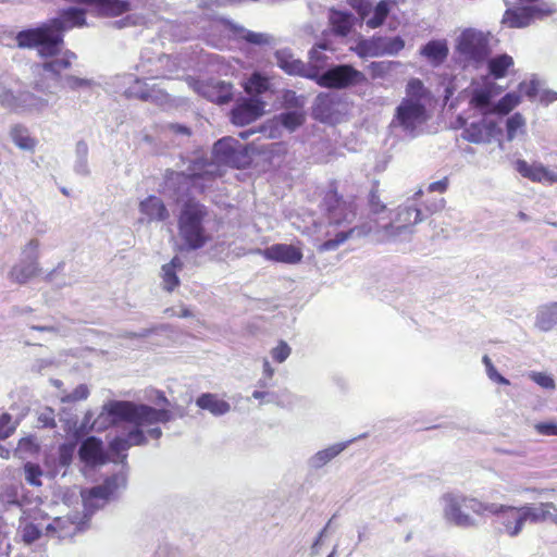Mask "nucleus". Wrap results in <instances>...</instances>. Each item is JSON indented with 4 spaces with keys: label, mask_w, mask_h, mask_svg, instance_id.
<instances>
[{
    "label": "nucleus",
    "mask_w": 557,
    "mask_h": 557,
    "mask_svg": "<svg viewBox=\"0 0 557 557\" xmlns=\"http://www.w3.org/2000/svg\"><path fill=\"white\" fill-rule=\"evenodd\" d=\"M125 96L152 102H158L164 98L161 90L150 87L146 81L139 78H135L133 85L125 89Z\"/></svg>",
    "instance_id": "c756f323"
},
{
    "label": "nucleus",
    "mask_w": 557,
    "mask_h": 557,
    "mask_svg": "<svg viewBox=\"0 0 557 557\" xmlns=\"http://www.w3.org/2000/svg\"><path fill=\"white\" fill-rule=\"evenodd\" d=\"M525 120L520 113H515L506 121L507 139L513 140L519 134L524 132Z\"/></svg>",
    "instance_id": "a18cd8bd"
},
{
    "label": "nucleus",
    "mask_w": 557,
    "mask_h": 557,
    "mask_svg": "<svg viewBox=\"0 0 557 557\" xmlns=\"http://www.w3.org/2000/svg\"><path fill=\"white\" fill-rule=\"evenodd\" d=\"M327 20L332 34L338 37H346L354 27L356 18L349 11L332 8L329 10Z\"/></svg>",
    "instance_id": "a878e982"
},
{
    "label": "nucleus",
    "mask_w": 557,
    "mask_h": 557,
    "mask_svg": "<svg viewBox=\"0 0 557 557\" xmlns=\"http://www.w3.org/2000/svg\"><path fill=\"white\" fill-rule=\"evenodd\" d=\"M193 88L201 97L215 103H227L233 97V85L223 81L194 82Z\"/></svg>",
    "instance_id": "6ab92c4d"
},
{
    "label": "nucleus",
    "mask_w": 557,
    "mask_h": 557,
    "mask_svg": "<svg viewBox=\"0 0 557 557\" xmlns=\"http://www.w3.org/2000/svg\"><path fill=\"white\" fill-rule=\"evenodd\" d=\"M280 120L285 128H287L289 132H293L305 122V114L301 110L296 109L293 111L283 112L280 115Z\"/></svg>",
    "instance_id": "de8ad7c7"
},
{
    "label": "nucleus",
    "mask_w": 557,
    "mask_h": 557,
    "mask_svg": "<svg viewBox=\"0 0 557 557\" xmlns=\"http://www.w3.org/2000/svg\"><path fill=\"white\" fill-rule=\"evenodd\" d=\"M37 425L39 428H54L55 414L54 410L50 407H45L37 411Z\"/></svg>",
    "instance_id": "13d9d810"
},
{
    "label": "nucleus",
    "mask_w": 557,
    "mask_h": 557,
    "mask_svg": "<svg viewBox=\"0 0 557 557\" xmlns=\"http://www.w3.org/2000/svg\"><path fill=\"white\" fill-rule=\"evenodd\" d=\"M519 91L528 98L533 99L537 95L539 85L535 81L522 82L519 84Z\"/></svg>",
    "instance_id": "338daca9"
},
{
    "label": "nucleus",
    "mask_w": 557,
    "mask_h": 557,
    "mask_svg": "<svg viewBox=\"0 0 557 557\" xmlns=\"http://www.w3.org/2000/svg\"><path fill=\"white\" fill-rule=\"evenodd\" d=\"M213 159L233 168H245L251 162L249 146L233 137H223L213 146Z\"/></svg>",
    "instance_id": "ddd939ff"
},
{
    "label": "nucleus",
    "mask_w": 557,
    "mask_h": 557,
    "mask_svg": "<svg viewBox=\"0 0 557 557\" xmlns=\"http://www.w3.org/2000/svg\"><path fill=\"white\" fill-rule=\"evenodd\" d=\"M292 349L284 341H280L277 346L273 347L270 351L271 358L277 363L284 362L290 355Z\"/></svg>",
    "instance_id": "680f3d73"
},
{
    "label": "nucleus",
    "mask_w": 557,
    "mask_h": 557,
    "mask_svg": "<svg viewBox=\"0 0 557 557\" xmlns=\"http://www.w3.org/2000/svg\"><path fill=\"white\" fill-rule=\"evenodd\" d=\"M335 96L330 92H321L317 96L313 106V114L321 122H333Z\"/></svg>",
    "instance_id": "72a5a7b5"
},
{
    "label": "nucleus",
    "mask_w": 557,
    "mask_h": 557,
    "mask_svg": "<svg viewBox=\"0 0 557 557\" xmlns=\"http://www.w3.org/2000/svg\"><path fill=\"white\" fill-rule=\"evenodd\" d=\"M495 517L499 532L509 537L519 536L524 524L529 522L527 504L522 506L498 505Z\"/></svg>",
    "instance_id": "2eb2a0df"
},
{
    "label": "nucleus",
    "mask_w": 557,
    "mask_h": 557,
    "mask_svg": "<svg viewBox=\"0 0 557 557\" xmlns=\"http://www.w3.org/2000/svg\"><path fill=\"white\" fill-rule=\"evenodd\" d=\"M517 172L533 182L539 183H555L557 182V173L548 170L541 163H528L524 160H518L516 162Z\"/></svg>",
    "instance_id": "5701e85b"
},
{
    "label": "nucleus",
    "mask_w": 557,
    "mask_h": 557,
    "mask_svg": "<svg viewBox=\"0 0 557 557\" xmlns=\"http://www.w3.org/2000/svg\"><path fill=\"white\" fill-rule=\"evenodd\" d=\"M81 459L88 465H103L106 455L103 453L102 442L94 436L86 438L79 446Z\"/></svg>",
    "instance_id": "cd10ccee"
},
{
    "label": "nucleus",
    "mask_w": 557,
    "mask_h": 557,
    "mask_svg": "<svg viewBox=\"0 0 557 557\" xmlns=\"http://www.w3.org/2000/svg\"><path fill=\"white\" fill-rule=\"evenodd\" d=\"M39 243L37 239H32L26 245L23 251V260L13 267L11 270V278L18 283L25 284L29 278L36 275L37 267V250Z\"/></svg>",
    "instance_id": "a211bd4d"
},
{
    "label": "nucleus",
    "mask_w": 557,
    "mask_h": 557,
    "mask_svg": "<svg viewBox=\"0 0 557 557\" xmlns=\"http://www.w3.org/2000/svg\"><path fill=\"white\" fill-rule=\"evenodd\" d=\"M465 509L471 510L476 515H483L490 512L495 516L498 509V504L494 503H482L475 498H469L465 496Z\"/></svg>",
    "instance_id": "3c124183"
},
{
    "label": "nucleus",
    "mask_w": 557,
    "mask_h": 557,
    "mask_svg": "<svg viewBox=\"0 0 557 557\" xmlns=\"http://www.w3.org/2000/svg\"><path fill=\"white\" fill-rule=\"evenodd\" d=\"M45 527L41 522L25 523L22 530V537L25 543L30 544L38 540L42 534Z\"/></svg>",
    "instance_id": "603ef678"
},
{
    "label": "nucleus",
    "mask_w": 557,
    "mask_h": 557,
    "mask_svg": "<svg viewBox=\"0 0 557 557\" xmlns=\"http://www.w3.org/2000/svg\"><path fill=\"white\" fill-rule=\"evenodd\" d=\"M322 207L325 216L324 231L319 232L325 240L318 245L320 252L337 249L348 239H359L373 232L377 222L363 221L356 223L357 203L354 196L344 197L331 188L323 198Z\"/></svg>",
    "instance_id": "f03ea898"
},
{
    "label": "nucleus",
    "mask_w": 557,
    "mask_h": 557,
    "mask_svg": "<svg viewBox=\"0 0 557 557\" xmlns=\"http://www.w3.org/2000/svg\"><path fill=\"white\" fill-rule=\"evenodd\" d=\"M10 136L20 149L32 151L36 146V140L29 136L27 128L21 125L13 126Z\"/></svg>",
    "instance_id": "a19ab883"
},
{
    "label": "nucleus",
    "mask_w": 557,
    "mask_h": 557,
    "mask_svg": "<svg viewBox=\"0 0 557 557\" xmlns=\"http://www.w3.org/2000/svg\"><path fill=\"white\" fill-rule=\"evenodd\" d=\"M270 87L269 78L255 72L245 83V90L250 95H261Z\"/></svg>",
    "instance_id": "37998d69"
},
{
    "label": "nucleus",
    "mask_w": 557,
    "mask_h": 557,
    "mask_svg": "<svg viewBox=\"0 0 557 557\" xmlns=\"http://www.w3.org/2000/svg\"><path fill=\"white\" fill-rule=\"evenodd\" d=\"M39 450V444L37 443L36 437L34 436H27L24 438H21L16 451L18 454H26V455H34L38 453Z\"/></svg>",
    "instance_id": "052dcab7"
},
{
    "label": "nucleus",
    "mask_w": 557,
    "mask_h": 557,
    "mask_svg": "<svg viewBox=\"0 0 557 557\" xmlns=\"http://www.w3.org/2000/svg\"><path fill=\"white\" fill-rule=\"evenodd\" d=\"M534 325L542 332H549L557 325V301L537 308Z\"/></svg>",
    "instance_id": "473e14b6"
},
{
    "label": "nucleus",
    "mask_w": 557,
    "mask_h": 557,
    "mask_svg": "<svg viewBox=\"0 0 557 557\" xmlns=\"http://www.w3.org/2000/svg\"><path fill=\"white\" fill-rule=\"evenodd\" d=\"M251 397L259 400L260 404H274L280 407L285 406L280 395L275 392L256 389L252 392Z\"/></svg>",
    "instance_id": "5fc2aeb1"
},
{
    "label": "nucleus",
    "mask_w": 557,
    "mask_h": 557,
    "mask_svg": "<svg viewBox=\"0 0 557 557\" xmlns=\"http://www.w3.org/2000/svg\"><path fill=\"white\" fill-rule=\"evenodd\" d=\"M17 428V422L13 421L10 413H2L0 416V440H7L10 437Z\"/></svg>",
    "instance_id": "6e6d98bb"
},
{
    "label": "nucleus",
    "mask_w": 557,
    "mask_h": 557,
    "mask_svg": "<svg viewBox=\"0 0 557 557\" xmlns=\"http://www.w3.org/2000/svg\"><path fill=\"white\" fill-rule=\"evenodd\" d=\"M126 478L122 473L107 478L102 484L82 492L85 516L92 515L114 498L120 490L125 488Z\"/></svg>",
    "instance_id": "9d476101"
},
{
    "label": "nucleus",
    "mask_w": 557,
    "mask_h": 557,
    "mask_svg": "<svg viewBox=\"0 0 557 557\" xmlns=\"http://www.w3.org/2000/svg\"><path fill=\"white\" fill-rule=\"evenodd\" d=\"M59 54L60 52L54 57H50V60L34 66V73L36 75L34 89L38 92L45 95L54 94V86L60 84L63 79L61 72L69 69L72 62L77 58L76 54L70 50H65L61 55Z\"/></svg>",
    "instance_id": "0eeeda50"
},
{
    "label": "nucleus",
    "mask_w": 557,
    "mask_h": 557,
    "mask_svg": "<svg viewBox=\"0 0 557 557\" xmlns=\"http://www.w3.org/2000/svg\"><path fill=\"white\" fill-rule=\"evenodd\" d=\"M311 76L319 86L331 89H346L368 82L366 75L350 64L332 65Z\"/></svg>",
    "instance_id": "1a4fd4ad"
},
{
    "label": "nucleus",
    "mask_w": 557,
    "mask_h": 557,
    "mask_svg": "<svg viewBox=\"0 0 557 557\" xmlns=\"http://www.w3.org/2000/svg\"><path fill=\"white\" fill-rule=\"evenodd\" d=\"M369 207L371 212L374 214L384 212L386 209V206L380 199L376 182L369 194Z\"/></svg>",
    "instance_id": "e2e57ef3"
},
{
    "label": "nucleus",
    "mask_w": 557,
    "mask_h": 557,
    "mask_svg": "<svg viewBox=\"0 0 557 557\" xmlns=\"http://www.w3.org/2000/svg\"><path fill=\"white\" fill-rule=\"evenodd\" d=\"M275 60L280 69L289 75H299L306 77V64L296 59L287 50H278L275 52Z\"/></svg>",
    "instance_id": "c9c22d12"
},
{
    "label": "nucleus",
    "mask_w": 557,
    "mask_h": 557,
    "mask_svg": "<svg viewBox=\"0 0 557 557\" xmlns=\"http://www.w3.org/2000/svg\"><path fill=\"white\" fill-rule=\"evenodd\" d=\"M444 519L457 527L468 528L474 525V520L466 512L465 496L447 493L441 497Z\"/></svg>",
    "instance_id": "dca6fc26"
},
{
    "label": "nucleus",
    "mask_w": 557,
    "mask_h": 557,
    "mask_svg": "<svg viewBox=\"0 0 557 557\" xmlns=\"http://www.w3.org/2000/svg\"><path fill=\"white\" fill-rule=\"evenodd\" d=\"M395 61H374L369 64V71L373 79L386 78L392 70L398 65Z\"/></svg>",
    "instance_id": "8fccbe9b"
},
{
    "label": "nucleus",
    "mask_w": 557,
    "mask_h": 557,
    "mask_svg": "<svg viewBox=\"0 0 557 557\" xmlns=\"http://www.w3.org/2000/svg\"><path fill=\"white\" fill-rule=\"evenodd\" d=\"M491 53L490 39L486 34L474 28H467L456 40V62L463 69H479Z\"/></svg>",
    "instance_id": "39448f33"
},
{
    "label": "nucleus",
    "mask_w": 557,
    "mask_h": 557,
    "mask_svg": "<svg viewBox=\"0 0 557 557\" xmlns=\"http://www.w3.org/2000/svg\"><path fill=\"white\" fill-rule=\"evenodd\" d=\"M448 52L446 40L435 39L426 42L420 50V53L434 66L442 64L447 59Z\"/></svg>",
    "instance_id": "f704fd0d"
},
{
    "label": "nucleus",
    "mask_w": 557,
    "mask_h": 557,
    "mask_svg": "<svg viewBox=\"0 0 557 557\" xmlns=\"http://www.w3.org/2000/svg\"><path fill=\"white\" fill-rule=\"evenodd\" d=\"M263 256L268 260L296 264L301 261L302 252L299 248L287 244H275L264 249Z\"/></svg>",
    "instance_id": "393cba45"
},
{
    "label": "nucleus",
    "mask_w": 557,
    "mask_h": 557,
    "mask_svg": "<svg viewBox=\"0 0 557 557\" xmlns=\"http://www.w3.org/2000/svg\"><path fill=\"white\" fill-rule=\"evenodd\" d=\"M20 103H21V101H20V94L18 95H14L9 89H3L0 92V104L3 108L11 109V110H14V111H18Z\"/></svg>",
    "instance_id": "bf43d9fd"
},
{
    "label": "nucleus",
    "mask_w": 557,
    "mask_h": 557,
    "mask_svg": "<svg viewBox=\"0 0 557 557\" xmlns=\"http://www.w3.org/2000/svg\"><path fill=\"white\" fill-rule=\"evenodd\" d=\"M140 219L147 223L162 222L169 219L170 212L163 200L157 196H148L139 202Z\"/></svg>",
    "instance_id": "4be33fe9"
},
{
    "label": "nucleus",
    "mask_w": 557,
    "mask_h": 557,
    "mask_svg": "<svg viewBox=\"0 0 557 557\" xmlns=\"http://www.w3.org/2000/svg\"><path fill=\"white\" fill-rule=\"evenodd\" d=\"M333 50L331 45L323 40L314 45L309 51V63L306 64V78L312 79L311 76L313 72L322 73L324 67L327 64L329 57L325 54V51Z\"/></svg>",
    "instance_id": "bb28decb"
},
{
    "label": "nucleus",
    "mask_w": 557,
    "mask_h": 557,
    "mask_svg": "<svg viewBox=\"0 0 557 557\" xmlns=\"http://www.w3.org/2000/svg\"><path fill=\"white\" fill-rule=\"evenodd\" d=\"M196 405L216 417L223 416L231 410V405L227 401L210 393L200 395L196 400Z\"/></svg>",
    "instance_id": "4c0bfd02"
},
{
    "label": "nucleus",
    "mask_w": 557,
    "mask_h": 557,
    "mask_svg": "<svg viewBox=\"0 0 557 557\" xmlns=\"http://www.w3.org/2000/svg\"><path fill=\"white\" fill-rule=\"evenodd\" d=\"M84 24L85 11L71 7L38 27L18 32L15 35L16 46L21 49L37 48L38 54L48 59L61 52L64 32Z\"/></svg>",
    "instance_id": "7ed1b4c3"
},
{
    "label": "nucleus",
    "mask_w": 557,
    "mask_h": 557,
    "mask_svg": "<svg viewBox=\"0 0 557 557\" xmlns=\"http://www.w3.org/2000/svg\"><path fill=\"white\" fill-rule=\"evenodd\" d=\"M499 134H502V129L496 121L483 115L479 121L465 124L461 137L472 144H487Z\"/></svg>",
    "instance_id": "f3484780"
},
{
    "label": "nucleus",
    "mask_w": 557,
    "mask_h": 557,
    "mask_svg": "<svg viewBox=\"0 0 557 557\" xmlns=\"http://www.w3.org/2000/svg\"><path fill=\"white\" fill-rule=\"evenodd\" d=\"M208 214L207 207L199 201L189 199L182 206L178 234L187 250H198L211 239L205 227Z\"/></svg>",
    "instance_id": "20e7f679"
},
{
    "label": "nucleus",
    "mask_w": 557,
    "mask_h": 557,
    "mask_svg": "<svg viewBox=\"0 0 557 557\" xmlns=\"http://www.w3.org/2000/svg\"><path fill=\"white\" fill-rule=\"evenodd\" d=\"M25 481L32 486L41 485L42 470L39 465L34 462H26L24 465Z\"/></svg>",
    "instance_id": "864d4df0"
},
{
    "label": "nucleus",
    "mask_w": 557,
    "mask_h": 557,
    "mask_svg": "<svg viewBox=\"0 0 557 557\" xmlns=\"http://www.w3.org/2000/svg\"><path fill=\"white\" fill-rule=\"evenodd\" d=\"M264 112V102L257 98L245 99L231 111V121L237 126L255 122Z\"/></svg>",
    "instance_id": "aec40b11"
},
{
    "label": "nucleus",
    "mask_w": 557,
    "mask_h": 557,
    "mask_svg": "<svg viewBox=\"0 0 557 557\" xmlns=\"http://www.w3.org/2000/svg\"><path fill=\"white\" fill-rule=\"evenodd\" d=\"M388 13H389L388 2L385 0L380 1L375 5L372 15L367 20V26L370 28L380 27L384 23Z\"/></svg>",
    "instance_id": "49530a36"
},
{
    "label": "nucleus",
    "mask_w": 557,
    "mask_h": 557,
    "mask_svg": "<svg viewBox=\"0 0 557 557\" xmlns=\"http://www.w3.org/2000/svg\"><path fill=\"white\" fill-rule=\"evenodd\" d=\"M512 65L513 59L506 53L498 54L490 60L487 59L488 72L494 78L504 77L508 69Z\"/></svg>",
    "instance_id": "ea45409f"
},
{
    "label": "nucleus",
    "mask_w": 557,
    "mask_h": 557,
    "mask_svg": "<svg viewBox=\"0 0 557 557\" xmlns=\"http://www.w3.org/2000/svg\"><path fill=\"white\" fill-rule=\"evenodd\" d=\"M521 100V96L518 92H507L495 106L494 113L505 115L508 114L513 108H516Z\"/></svg>",
    "instance_id": "c03bdc74"
},
{
    "label": "nucleus",
    "mask_w": 557,
    "mask_h": 557,
    "mask_svg": "<svg viewBox=\"0 0 557 557\" xmlns=\"http://www.w3.org/2000/svg\"><path fill=\"white\" fill-rule=\"evenodd\" d=\"M88 395H89V389H88L87 385L81 384L77 387H75V389L72 393L62 396L61 400L63 403H74V401L86 399L88 397Z\"/></svg>",
    "instance_id": "0e129e2a"
},
{
    "label": "nucleus",
    "mask_w": 557,
    "mask_h": 557,
    "mask_svg": "<svg viewBox=\"0 0 557 557\" xmlns=\"http://www.w3.org/2000/svg\"><path fill=\"white\" fill-rule=\"evenodd\" d=\"M194 180L202 177H215L221 175L219 166L213 162L195 163L191 173L189 174Z\"/></svg>",
    "instance_id": "09e8293b"
},
{
    "label": "nucleus",
    "mask_w": 557,
    "mask_h": 557,
    "mask_svg": "<svg viewBox=\"0 0 557 557\" xmlns=\"http://www.w3.org/2000/svg\"><path fill=\"white\" fill-rule=\"evenodd\" d=\"M530 376L536 384L544 388L553 389L555 387L554 379L545 373L533 372Z\"/></svg>",
    "instance_id": "69168bd1"
},
{
    "label": "nucleus",
    "mask_w": 557,
    "mask_h": 557,
    "mask_svg": "<svg viewBox=\"0 0 557 557\" xmlns=\"http://www.w3.org/2000/svg\"><path fill=\"white\" fill-rule=\"evenodd\" d=\"M183 261L180 257L175 256L169 263L161 268V277L163 288L168 292H173L180 285L177 271L182 270Z\"/></svg>",
    "instance_id": "e433bc0d"
},
{
    "label": "nucleus",
    "mask_w": 557,
    "mask_h": 557,
    "mask_svg": "<svg viewBox=\"0 0 557 557\" xmlns=\"http://www.w3.org/2000/svg\"><path fill=\"white\" fill-rule=\"evenodd\" d=\"M405 47L401 37L373 36L369 39H360L351 50L360 58H374L381 55H395Z\"/></svg>",
    "instance_id": "4468645a"
},
{
    "label": "nucleus",
    "mask_w": 557,
    "mask_h": 557,
    "mask_svg": "<svg viewBox=\"0 0 557 557\" xmlns=\"http://www.w3.org/2000/svg\"><path fill=\"white\" fill-rule=\"evenodd\" d=\"M367 434H361L358 437H354L351 440H348L346 442L336 443L327 448L321 449L317 451L313 456H311L308 460V465L312 469H321L325 465H327L331 460H333L335 457H337L342 451H344L350 444L356 442L359 438L366 437Z\"/></svg>",
    "instance_id": "b1692460"
},
{
    "label": "nucleus",
    "mask_w": 557,
    "mask_h": 557,
    "mask_svg": "<svg viewBox=\"0 0 557 557\" xmlns=\"http://www.w3.org/2000/svg\"><path fill=\"white\" fill-rule=\"evenodd\" d=\"M207 25L210 26V29H220L224 28L233 33V35L245 39L246 41L263 46V45H272L274 42V38L265 33H255L246 29L243 26H239L228 20H213L208 21L207 18L200 17L197 22H193L191 26H188L184 32L177 30L174 32L173 36L177 40H186L196 36H200V34L207 33Z\"/></svg>",
    "instance_id": "423d86ee"
},
{
    "label": "nucleus",
    "mask_w": 557,
    "mask_h": 557,
    "mask_svg": "<svg viewBox=\"0 0 557 557\" xmlns=\"http://www.w3.org/2000/svg\"><path fill=\"white\" fill-rule=\"evenodd\" d=\"M76 161L74 170L79 175H88V145L85 140H78L75 147Z\"/></svg>",
    "instance_id": "79ce46f5"
},
{
    "label": "nucleus",
    "mask_w": 557,
    "mask_h": 557,
    "mask_svg": "<svg viewBox=\"0 0 557 557\" xmlns=\"http://www.w3.org/2000/svg\"><path fill=\"white\" fill-rule=\"evenodd\" d=\"M406 96L401 101H408L413 104H422L426 108V104L431 100V92L424 86L423 82L419 78H410L406 85Z\"/></svg>",
    "instance_id": "2f4dec72"
},
{
    "label": "nucleus",
    "mask_w": 557,
    "mask_h": 557,
    "mask_svg": "<svg viewBox=\"0 0 557 557\" xmlns=\"http://www.w3.org/2000/svg\"><path fill=\"white\" fill-rule=\"evenodd\" d=\"M506 11L502 17V24L508 28H525L536 20L552 15L554 7H525L513 0H503Z\"/></svg>",
    "instance_id": "9b49d317"
},
{
    "label": "nucleus",
    "mask_w": 557,
    "mask_h": 557,
    "mask_svg": "<svg viewBox=\"0 0 557 557\" xmlns=\"http://www.w3.org/2000/svg\"><path fill=\"white\" fill-rule=\"evenodd\" d=\"M495 83L486 79L482 85L475 86L471 91L470 104L478 109L482 115L494 113V106L492 99L496 95Z\"/></svg>",
    "instance_id": "412c9836"
},
{
    "label": "nucleus",
    "mask_w": 557,
    "mask_h": 557,
    "mask_svg": "<svg viewBox=\"0 0 557 557\" xmlns=\"http://www.w3.org/2000/svg\"><path fill=\"white\" fill-rule=\"evenodd\" d=\"M426 119V108L424 106L400 101L395 109L389 127L393 131H399L406 136L416 137L417 129L424 124Z\"/></svg>",
    "instance_id": "f8f14e48"
},
{
    "label": "nucleus",
    "mask_w": 557,
    "mask_h": 557,
    "mask_svg": "<svg viewBox=\"0 0 557 557\" xmlns=\"http://www.w3.org/2000/svg\"><path fill=\"white\" fill-rule=\"evenodd\" d=\"M79 525L76 521L69 517H57L45 527L47 534H55L59 539H66L74 536L79 531Z\"/></svg>",
    "instance_id": "7c9ffc66"
},
{
    "label": "nucleus",
    "mask_w": 557,
    "mask_h": 557,
    "mask_svg": "<svg viewBox=\"0 0 557 557\" xmlns=\"http://www.w3.org/2000/svg\"><path fill=\"white\" fill-rule=\"evenodd\" d=\"M109 418H111V423L122 421L127 423L109 444L110 450L123 462L126 458L124 453L131 447L145 445L148 438L159 440L162 431L158 424L171 421L173 413L168 409H157L148 405L112 400L102 407V412L92 423V429L102 430Z\"/></svg>",
    "instance_id": "f257e3e1"
},
{
    "label": "nucleus",
    "mask_w": 557,
    "mask_h": 557,
    "mask_svg": "<svg viewBox=\"0 0 557 557\" xmlns=\"http://www.w3.org/2000/svg\"><path fill=\"white\" fill-rule=\"evenodd\" d=\"M20 101V112H40L48 107V99L30 91H21Z\"/></svg>",
    "instance_id": "58836bf2"
},
{
    "label": "nucleus",
    "mask_w": 557,
    "mask_h": 557,
    "mask_svg": "<svg viewBox=\"0 0 557 557\" xmlns=\"http://www.w3.org/2000/svg\"><path fill=\"white\" fill-rule=\"evenodd\" d=\"M422 195L423 190L419 188L404 206L398 208L395 221L382 227V240H397L411 234L412 226L424 219L422 210L417 206Z\"/></svg>",
    "instance_id": "6e6552de"
},
{
    "label": "nucleus",
    "mask_w": 557,
    "mask_h": 557,
    "mask_svg": "<svg viewBox=\"0 0 557 557\" xmlns=\"http://www.w3.org/2000/svg\"><path fill=\"white\" fill-rule=\"evenodd\" d=\"M537 433L546 436H557V424L554 422H541L535 424Z\"/></svg>",
    "instance_id": "774afa93"
},
{
    "label": "nucleus",
    "mask_w": 557,
    "mask_h": 557,
    "mask_svg": "<svg viewBox=\"0 0 557 557\" xmlns=\"http://www.w3.org/2000/svg\"><path fill=\"white\" fill-rule=\"evenodd\" d=\"M527 508L530 523L539 524L549 521L557 525V506L554 503L527 504Z\"/></svg>",
    "instance_id": "c85d7f7f"
},
{
    "label": "nucleus",
    "mask_w": 557,
    "mask_h": 557,
    "mask_svg": "<svg viewBox=\"0 0 557 557\" xmlns=\"http://www.w3.org/2000/svg\"><path fill=\"white\" fill-rule=\"evenodd\" d=\"M60 84L62 87H66L72 90H77L79 88H89L94 86L95 82L87 78H79L73 75H67L63 77Z\"/></svg>",
    "instance_id": "4d7b16f0"
}]
</instances>
